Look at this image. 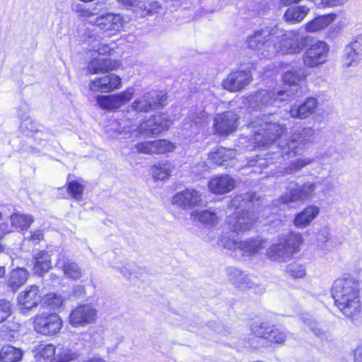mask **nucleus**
I'll use <instances>...</instances> for the list:
<instances>
[{"label":"nucleus","mask_w":362,"mask_h":362,"mask_svg":"<svg viewBox=\"0 0 362 362\" xmlns=\"http://www.w3.org/2000/svg\"><path fill=\"white\" fill-rule=\"evenodd\" d=\"M307 76L308 72L305 69H292L284 74L283 81L286 84L293 86L295 88L290 90H280L276 93L262 90L253 95L247 97L245 104L248 105V108L258 111L277 101L288 100L295 93H297L298 83L305 81Z\"/></svg>","instance_id":"nucleus-1"},{"label":"nucleus","mask_w":362,"mask_h":362,"mask_svg":"<svg viewBox=\"0 0 362 362\" xmlns=\"http://www.w3.org/2000/svg\"><path fill=\"white\" fill-rule=\"evenodd\" d=\"M332 293L336 305L346 317L354 318L361 313L360 286L355 278L344 275L336 279Z\"/></svg>","instance_id":"nucleus-2"},{"label":"nucleus","mask_w":362,"mask_h":362,"mask_svg":"<svg viewBox=\"0 0 362 362\" xmlns=\"http://www.w3.org/2000/svg\"><path fill=\"white\" fill-rule=\"evenodd\" d=\"M253 132L255 147H267L286 132L284 125L276 122L272 115L256 117L249 124Z\"/></svg>","instance_id":"nucleus-3"},{"label":"nucleus","mask_w":362,"mask_h":362,"mask_svg":"<svg viewBox=\"0 0 362 362\" xmlns=\"http://www.w3.org/2000/svg\"><path fill=\"white\" fill-rule=\"evenodd\" d=\"M303 243L300 233L292 232L279 238L277 243L272 245L267 251L270 259L278 262H286L297 254Z\"/></svg>","instance_id":"nucleus-4"},{"label":"nucleus","mask_w":362,"mask_h":362,"mask_svg":"<svg viewBox=\"0 0 362 362\" xmlns=\"http://www.w3.org/2000/svg\"><path fill=\"white\" fill-rule=\"evenodd\" d=\"M250 196L240 194L234 197L229 205L230 209H235L236 211L228 217L227 224L228 228L238 234L249 230L255 221L252 214L245 211L243 208L245 206Z\"/></svg>","instance_id":"nucleus-5"},{"label":"nucleus","mask_w":362,"mask_h":362,"mask_svg":"<svg viewBox=\"0 0 362 362\" xmlns=\"http://www.w3.org/2000/svg\"><path fill=\"white\" fill-rule=\"evenodd\" d=\"M279 33V28L277 25L264 26L248 37V47L257 51L262 57L272 56V47L276 42L275 36Z\"/></svg>","instance_id":"nucleus-6"},{"label":"nucleus","mask_w":362,"mask_h":362,"mask_svg":"<svg viewBox=\"0 0 362 362\" xmlns=\"http://www.w3.org/2000/svg\"><path fill=\"white\" fill-rule=\"evenodd\" d=\"M280 33L276 35L274 45L272 47L274 54H296L300 52L305 46L308 36L302 37L298 31H284L279 28Z\"/></svg>","instance_id":"nucleus-7"},{"label":"nucleus","mask_w":362,"mask_h":362,"mask_svg":"<svg viewBox=\"0 0 362 362\" xmlns=\"http://www.w3.org/2000/svg\"><path fill=\"white\" fill-rule=\"evenodd\" d=\"M315 134V129L305 127L295 132L289 140H282L278 144L281 156L293 157L298 155L310 142Z\"/></svg>","instance_id":"nucleus-8"},{"label":"nucleus","mask_w":362,"mask_h":362,"mask_svg":"<svg viewBox=\"0 0 362 362\" xmlns=\"http://www.w3.org/2000/svg\"><path fill=\"white\" fill-rule=\"evenodd\" d=\"M218 244L229 250H239L243 255L247 257L258 255L266 247L265 240L259 238H252L237 241L231 240L226 235H222L219 238Z\"/></svg>","instance_id":"nucleus-9"},{"label":"nucleus","mask_w":362,"mask_h":362,"mask_svg":"<svg viewBox=\"0 0 362 362\" xmlns=\"http://www.w3.org/2000/svg\"><path fill=\"white\" fill-rule=\"evenodd\" d=\"M166 97L161 91L151 90L136 98L130 105L132 112L146 113L165 105Z\"/></svg>","instance_id":"nucleus-10"},{"label":"nucleus","mask_w":362,"mask_h":362,"mask_svg":"<svg viewBox=\"0 0 362 362\" xmlns=\"http://www.w3.org/2000/svg\"><path fill=\"white\" fill-rule=\"evenodd\" d=\"M317 185L313 182H305L303 185L292 182L286 188L281 200L284 204L304 202L315 197Z\"/></svg>","instance_id":"nucleus-11"},{"label":"nucleus","mask_w":362,"mask_h":362,"mask_svg":"<svg viewBox=\"0 0 362 362\" xmlns=\"http://www.w3.org/2000/svg\"><path fill=\"white\" fill-rule=\"evenodd\" d=\"M135 89L129 87L124 90L111 95H99L96 97V103L100 109L115 111L127 103L134 96Z\"/></svg>","instance_id":"nucleus-12"},{"label":"nucleus","mask_w":362,"mask_h":362,"mask_svg":"<svg viewBox=\"0 0 362 362\" xmlns=\"http://www.w3.org/2000/svg\"><path fill=\"white\" fill-rule=\"evenodd\" d=\"M130 110L126 112H122L111 123L112 129L119 134H124V139L139 137L142 135V129L140 126H135L133 117Z\"/></svg>","instance_id":"nucleus-13"},{"label":"nucleus","mask_w":362,"mask_h":362,"mask_svg":"<svg viewBox=\"0 0 362 362\" xmlns=\"http://www.w3.org/2000/svg\"><path fill=\"white\" fill-rule=\"evenodd\" d=\"M95 25L103 34L108 37L119 33L124 25V19L120 14L113 13H102L96 17Z\"/></svg>","instance_id":"nucleus-14"},{"label":"nucleus","mask_w":362,"mask_h":362,"mask_svg":"<svg viewBox=\"0 0 362 362\" xmlns=\"http://www.w3.org/2000/svg\"><path fill=\"white\" fill-rule=\"evenodd\" d=\"M35 329L44 335H54L62 327V320L55 313L42 314L36 316L34 320Z\"/></svg>","instance_id":"nucleus-15"},{"label":"nucleus","mask_w":362,"mask_h":362,"mask_svg":"<svg viewBox=\"0 0 362 362\" xmlns=\"http://www.w3.org/2000/svg\"><path fill=\"white\" fill-rule=\"evenodd\" d=\"M238 120V115L232 111L218 113L214 119V130L218 135H229L237 129Z\"/></svg>","instance_id":"nucleus-16"},{"label":"nucleus","mask_w":362,"mask_h":362,"mask_svg":"<svg viewBox=\"0 0 362 362\" xmlns=\"http://www.w3.org/2000/svg\"><path fill=\"white\" fill-rule=\"evenodd\" d=\"M97 310L90 304L77 306L70 313L69 323L74 327H85L95 322Z\"/></svg>","instance_id":"nucleus-17"},{"label":"nucleus","mask_w":362,"mask_h":362,"mask_svg":"<svg viewBox=\"0 0 362 362\" xmlns=\"http://www.w3.org/2000/svg\"><path fill=\"white\" fill-rule=\"evenodd\" d=\"M329 47L324 41H318L308 48L303 54V62L306 66L315 67L327 60Z\"/></svg>","instance_id":"nucleus-18"},{"label":"nucleus","mask_w":362,"mask_h":362,"mask_svg":"<svg viewBox=\"0 0 362 362\" xmlns=\"http://www.w3.org/2000/svg\"><path fill=\"white\" fill-rule=\"evenodd\" d=\"M89 89L93 92L111 93L122 87L121 78L115 74H109L101 77H96L88 84Z\"/></svg>","instance_id":"nucleus-19"},{"label":"nucleus","mask_w":362,"mask_h":362,"mask_svg":"<svg viewBox=\"0 0 362 362\" xmlns=\"http://www.w3.org/2000/svg\"><path fill=\"white\" fill-rule=\"evenodd\" d=\"M202 203V193L195 189H187L175 194L172 199V204L182 209H192Z\"/></svg>","instance_id":"nucleus-20"},{"label":"nucleus","mask_w":362,"mask_h":362,"mask_svg":"<svg viewBox=\"0 0 362 362\" xmlns=\"http://www.w3.org/2000/svg\"><path fill=\"white\" fill-rule=\"evenodd\" d=\"M252 81V74L248 71H236L229 74L223 80L222 86L230 92H237L243 90Z\"/></svg>","instance_id":"nucleus-21"},{"label":"nucleus","mask_w":362,"mask_h":362,"mask_svg":"<svg viewBox=\"0 0 362 362\" xmlns=\"http://www.w3.org/2000/svg\"><path fill=\"white\" fill-rule=\"evenodd\" d=\"M18 302L22 309L31 310L42 301L39 287L35 285L27 286L18 295Z\"/></svg>","instance_id":"nucleus-22"},{"label":"nucleus","mask_w":362,"mask_h":362,"mask_svg":"<svg viewBox=\"0 0 362 362\" xmlns=\"http://www.w3.org/2000/svg\"><path fill=\"white\" fill-rule=\"evenodd\" d=\"M55 267L62 271L67 279L78 280L82 276V270L78 264L62 253L58 255Z\"/></svg>","instance_id":"nucleus-23"},{"label":"nucleus","mask_w":362,"mask_h":362,"mask_svg":"<svg viewBox=\"0 0 362 362\" xmlns=\"http://www.w3.org/2000/svg\"><path fill=\"white\" fill-rule=\"evenodd\" d=\"M90 57L92 59L88 63L87 70L92 74L108 72L117 69L120 66V63L117 60L96 56Z\"/></svg>","instance_id":"nucleus-24"},{"label":"nucleus","mask_w":362,"mask_h":362,"mask_svg":"<svg viewBox=\"0 0 362 362\" xmlns=\"http://www.w3.org/2000/svg\"><path fill=\"white\" fill-rule=\"evenodd\" d=\"M172 121L165 114L154 115L146 122L140 124L142 134L149 132L152 134H158L160 132L169 129Z\"/></svg>","instance_id":"nucleus-25"},{"label":"nucleus","mask_w":362,"mask_h":362,"mask_svg":"<svg viewBox=\"0 0 362 362\" xmlns=\"http://www.w3.org/2000/svg\"><path fill=\"white\" fill-rule=\"evenodd\" d=\"M235 156L236 151L235 149L220 146L209 153V160L216 165L228 168L233 165V162Z\"/></svg>","instance_id":"nucleus-26"},{"label":"nucleus","mask_w":362,"mask_h":362,"mask_svg":"<svg viewBox=\"0 0 362 362\" xmlns=\"http://www.w3.org/2000/svg\"><path fill=\"white\" fill-rule=\"evenodd\" d=\"M320 212L319 206L315 204L309 205L295 215L293 223L297 228L304 229L311 225Z\"/></svg>","instance_id":"nucleus-27"},{"label":"nucleus","mask_w":362,"mask_h":362,"mask_svg":"<svg viewBox=\"0 0 362 362\" xmlns=\"http://www.w3.org/2000/svg\"><path fill=\"white\" fill-rule=\"evenodd\" d=\"M361 51L362 45L358 40H354L346 45L341 57L343 67L349 68L358 66L361 60Z\"/></svg>","instance_id":"nucleus-28"},{"label":"nucleus","mask_w":362,"mask_h":362,"mask_svg":"<svg viewBox=\"0 0 362 362\" xmlns=\"http://www.w3.org/2000/svg\"><path fill=\"white\" fill-rule=\"evenodd\" d=\"M208 187L211 192L222 194L235 188V180L227 175H216L209 180Z\"/></svg>","instance_id":"nucleus-29"},{"label":"nucleus","mask_w":362,"mask_h":362,"mask_svg":"<svg viewBox=\"0 0 362 362\" xmlns=\"http://www.w3.org/2000/svg\"><path fill=\"white\" fill-rule=\"evenodd\" d=\"M228 280L238 288L245 290L255 286L253 277L245 274L241 270L230 267L226 269Z\"/></svg>","instance_id":"nucleus-30"},{"label":"nucleus","mask_w":362,"mask_h":362,"mask_svg":"<svg viewBox=\"0 0 362 362\" xmlns=\"http://www.w3.org/2000/svg\"><path fill=\"white\" fill-rule=\"evenodd\" d=\"M318 106V101L315 98H308L300 105H293L290 110V115L293 118L305 119L315 112Z\"/></svg>","instance_id":"nucleus-31"},{"label":"nucleus","mask_w":362,"mask_h":362,"mask_svg":"<svg viewBox=\"0 0 362 362\" xmlns=\"http://www.w3.org/2000/svg\"><path fill=\"white\" fill-rule=\"evenodd\" d=\"M255 334L261 338H264L274 344H283L287 337L286 332L277 327H263L259 329H253Z\"/></svg>","instance_id":"nucleus-32"},{"label":"nucleus","mask_w":362,"mask_h":362,"mask_svg":"<svg viewBox=\"0 0 362 362\" xmlns=\"http://www.w3.org/2000/svg\"><path fill=\"white\" fill-rule=\"evenodd\" d=\"M336 18L334 13L318 16L303 25L307 33L319 32L327 27Z\"/></svg>","instance_id":"nucleus-33"},{"label":"nucleus","mask_w":362,"mask_h":362,"mask_svg":"<svg viewBox=\"0 0 362 362\" xmlns=\"http://www.w3.org/2000/svg\"><path fill=\"white\" fill-rule=\"evenodd\" d=\"M29 277V272L23 267H18L13 269L9 275L7 281L8 286L13 291H17L27 281Z\"/></svg>","instance_id":"nucleus-34"},{"label":"nucleus","mask_w":362,"mask_h":362,"mask_svg":"<svg viewBox=\"0 0 362 362\" xmlns=\"http://www.w3.org/2000/svg\"><path fill=\"white\" fill-rule=\"evenodd\" d=\"M52 267L51 256L46 251H40L35 257L33 272L35 274L42 276L47 273Z\"/></svg>","instance_id":"nucleus-35"},{"label":"nucleus","mask_w":362,"mask_h":362,"mask_svg":"<svg viewBox=\"0 0 362 362\" xmlns=\"http://www.w3.org/2000/svg\"><path fill=\"white\" fill-rule=\"evenodd\" d=\"M73 10L83 21L93 25L95 23L96 17L99 14V11L95 6L87 7L81 4H73Z\"/></svg>","instance_id":"nucleus-36"},{"label":"nucleus","mask_w":362,"mask_h":362,"mask_svg":"<svg viewBox=\"0 0 362 362\" xmlns=\"http://www.w3.org/2000/svg\"><path fill=\"white\" fill-rule=\"evenodd\" d=\"M191 217L194 221L209 226L216 225L218 221L216 214L209 209L193 211L191 213Z\"/></svg>","instance_id":"nucleus-37"},{"label":"nucleus","mask_w":362,"mask_h":362,"mask_svg":"<svg viewBox=\"0 0 362 362\" xmlns=\"http://www.w3.org/2000/svg\"><path fill=\"white\" fill-rule=\"evenodd\" d=\"M309 11L310 8L305 6H291L284 13V18L291 23H298L305 18Z\"/></svg>","instance_id":"nucleus-38"},{"label":"nucleus","mask_w":362,"mask_h":362,"mask_svg":"<svg viewBox=\"0 0 362 362\" xmlns=\"http://www.w3.org/2000/svg\"><path fill=\"white\" fill-rule=\"evenodd\" d=\"M23 354L21 349L7 345L0 351V359L3 362H18L21 360Z\"/></svg>","instance_id":"nucleus-39"},{"label":"nucleus","mask_w":362,"mask_h":362,"mask_svg":"<svg viewBox=\"0 0 362 362\" xmlns=\"http://www.w3.org/2000/svg\"><path fill=\"white\" fill-rule=\"evenodd\" d=\"M71 175L68 176L67 192L71 197L77 201L82 199L85 189L84 181L82 179L71 180Z\"/></svg>","instance_id":"nucleus-40"},{"label":"nucleus","mask_w":362,"mask_h":362,"mask_svg":"<svg viewBox=\"0 0 362 362\" xmlns=\"http://www.w3.org/2000/svg\"><path fill=\"white\" fill-rule=\"evenodd\" d=\"M10 220L12 226L21 230L28 228L34 221L32 216L18 213L12 214L10 217Z\"/></svg>","instance_id":"nucleus-41"},{"label":"nucleus","mask_w":362,"mask_h":362,"mask_svg":"<svg viewBox=\"0 0 362 362\" xmlns=\"http://www.w3.org/2000/svg\"><path fill=\"white\" fill-rule=\"evenodd\" d=\"M174 166L169 162L159 163L154 166L153 176L156 180H163L173 172Z\"/></svg>","instance_id":"nucleus-42"},{"label":"nucleus","mask_w":362,"mask_h":362,"mask_svg":"<svg viewBox=\"0 0 362 362\" xmlns=\"http://www.w3.org/2000/svg\"><path fill=\"white\" fill-rule=\"evenodd\" d=\"M78 354L72 350L65 348L62 346L57 347L56 356L52 359V362H69L76 359Z\"/></svg>","instance_id":"nucleus-43"},{"label":"nucleus","mask_w":362,"mask_h":362,"mask_svg":"<svg viewBox=\"0 0 362 362\" xmlns=\"http://www.w3.org/2000/svg\"><path fill=\"white\" fill-rule=\"evenodd\" d=\"M313 159L310 158H300L292 160L288 167L285 168V173L293 174L300 170L304 167L311 164Z\"/></svg>","instance_id":"nucleus-44"},{"label":"nucleus","mask_w":362,"mask_h":362,"mask_svg":"<svg viewBox=\"0 0 362 362\" xmlns=\"http://www.w3.org/2000/svg\"><path fill=\"white\" fill-rule=\"evenodd\" d=\"M57 347L51 344H41L39 346L36 357L38 359L44 358L51 360L56 356Z\"/></svg>","instance_id":"nucleus-45"},{"label":"nucleus","mask_w":362,"mask_h":362,"mask_svg":"<svg viewBox=\"0 0 362 362\" xmlns=\"http://www.w3.org/2000/svg\"><path fill=\"white\" fill-rule=\"evenodd\" d=\"M154 154H161L172 152L175 150V146L173 143L165 140L153 141Z\"/></svg>","instance_id":"nucleus-46"},{"label":"nucleus","mask_w":362,"mask_h":362,"mask_svg":"<svg viewBox=\"0 0 362 362\" xmlns=\"http://www.w3.org/2000/svg\"><path fill=\"white\" fill-rule=\"evenodd\" d=\"M303 322L307 325L314 334L319 337H322L325 334V332L319 326L318 323L313 319L310 315H305L302 317Z\"/></svg>","instance_id":"nucleus-47"},{"label":"nucleus","mask_w":362,"mask_h":362,"mask_svg":"<svg viewBox=\"0 0 362 362\" xmlns=\"http://www.w3.org/2000/svg\"><path fill=\"white\" fill-rule=\"evenodd\" d=\"M42 300L44 304L53 309L59 308L64 302L62 296L55 293L47 294Z\"/></svg>","instance_id":"nucleus-48"},{"label":"nucleus","mask_w":362,"mask_h":362,"mask_svg":"<svg viewBox=\"0 0 362 362\" xmlns=\"http://www.w3.org/2000/svg\"><path fill=\"white\" fill-rule=\"evenodd\" d=\"M286 272L294 278H303L305 276L306 271L302 264L292 263L287 266Z\"/></svg>","instance_id":"nucleus-49"},{"label":"nucleus","mask_w":362,"mask_h":362,"mask_svg":"<svg viewBox=\"0 0 362 362\" xmlns=\"http://www.w3.org/2000/svg\"><path fill=\"white\" fill-rule=\"evenodd\" d=\"M133 149L140 153L154 154L153 141L138 143L134 146Z\"/></svg>","instance_id":"nucleus-50"},{"label":"nucleus","mask_w":362,"mask_h":362,"mask_svg":"<svg viewBox=\"0 0 362 362\" xmlns=\"http://www.w3.org/2000/svg\"><path fill=\"white\" fill-rule=\"evenodd\" d=\"M11 314V304L9 301L0 299V323L5 321Z\"/></svg>","instance_id":"nucleus-51"},{"label":"nucleus","mask_w":362,"mask_h":362,"mask_svg":"<svg viewBox=\"0 0 362 362\" xmlns=\"http://www.w3.org/2000/svg\"><path fill=\"white\" fill-rule=\"evenodd\" d=\"M112 50L107 45L99 44L93 47L90 54V56L104 57L106 54H110Z\"/></svg>","instance_id":"nucleus-52"},{"label":"nucleus","mask_w":362,"mask_h":362,"mask_svg":"<svg viewBox=\"0 0 362 362\" xmlns=\"http://www.w3.org/2000/svg\"><path fill=\"white\" fill-rule=\"evenodd\" d=\"M207 118V113L201 110L198 112L194 113L192 115V122H193L195 125H199L204 123Z\"/></svg>","instance_id":"nucleus-53"},{"label":"nucleus","mask_w":362,"mask_h":362,"mask_svg":"<svg viewBox=\"0 0 362 362\" xmlns=\"http://www.w3.org/2000/svg\"><path fill=\"white\" fill-rule=\"evenodd\" d=\"M44 238V234L42 230H36L31 232L29 240L35 244H37Z\"/></svg>","instance_id":"nucleus-54"},{"label":"nucleus","mask_w":362,"mask_h":362,"mask_svg":"<svg viewBox=\"0 0 362 362\" xmlns=\"http://www.w3.org/2000/svg\"><path fill=\"white\" fill-rule=\"evenodd\" d=\"M209 167L205 161L199 162L194 168L193 172L197 174H201L202 173L208 171Z\"/></svg>","instance_id":"nucleus-55"},{"label":"nucleus","mask_w":362,"mask_h":362,"mask_svg":"<svg viewBox=\"0 0 362 362\" xmlns=\"http://www.w3.org/2000/svg\"><path fill=\"white\" fill-rule=\"evenodd\" d=\"M345 0H322V4L324 7H334L344 4Z\"/></svg>","instance_id":"nucleus-56"},{"label":"nucleus","mask_w":362,"mask_h":362,"mask_svg":"<svg viewBox=\"0 0 362 362\" xmlns=\"http://www.w3.org/2000/svg\"><path fill=\"white\" fill-rule=\"evenodd\" d=\"M160 8V5L158 1L151 2L148 7L145 6L144 10H146L148 13L152 14L158 11V10Z\"/></svg>","instance_id":"nucleus-57"},{"label":"nucleus","mask_w":362,"mask_h":362,"mask_svg":"<svg viewBox=\"0 0 362 362\" xmlns=\"http://www.w3.org/2000/svg\"><path fill=\"white\" fill-rule=\"evenodd\" d=\"M267 158H260V156H257V160L255 162V164L250 163V165H255L256 164H258L259 166L262 165H267L269 163H272V158H271L269 155H267Z\"/></svg>","instance_id":"nucleus-58"},{"label":"nucleus","mask_w":362,"mask_h":362,"mask_svg":"<svg viewBox=\"0 0 362 362\" xmlns=\"http://www.w3.org/2000/svg\"><path fill=\"white\" fill-rule=\"evenodd\" d=\"M11 231V228L7 223H0V238H1L5 234L8 233Z\"/></svg>","instance_id":"nucleus-59"},{"label":"nucleus","mask_w":362,"mask_h":362,"mask_svg":"<svg viewBox=\"0 0 362 362\" xmlns=\"http://www.w3.org/2000/svg\"><path fill=\"white\" fill-rule=\"evenodd\" d=\"M354 362H362V346L356 349L354 351Z\"/></svg>","instance_id":"nucleus-60"},{"label":"nucleus","mask_w":362,"mask_h":362,"mask_svg":"<svg viewBox=\"0 0 362 362\" xmlns=\"http://www.w3.org/2000/svg\"><path fill=\"white\" fill-rule=\"evenodd\" d=\"M120 3L123 4L124 5L127 6H136L138 5L139 0H117Z\"/></svg>","instance_id":"nucleus-61"},{"label":"nucleus","mask_w":362,"mask_h":362,"mask_svg":"<svg viewBox=\"0 0 362 362\" xmlns=\"http://www.w3.org/2000/svg\"><path fill=\"white\" fill-rule=\"evenodd\" d=\"M83 362H105L103 358L99 357H93L87 361Z\"/></svg>","instance_id":"nucleus-62"},{"label":"nucleus","mask_w":362,"mask_h":362,"mask_svg":"<svg viewBox=\"0 0 362 362\" xmlns=\"http://www.w3.org/2000/svg\"><path fill=\"white\" fill-rule=\"evenodd\" d=\"M300 1V0H281V3L286 6L297 3Z\"/></svg>","instance_id":"nucleus-63"},{"label":"nucleus","mask_w":362,"mask_h":362,"mask_svg":"<svg viewBox=\"0 0 362 362\" xmlns=\"http://www.w3.org/2000/svg\"><path fill=\"white\" fill-rule=\"evenodd\" d=\"M321 235L325 238V241H326L327 240L328 232L325 230L322 232Z\"/></svg>","instance_id":"nucleus-64"}]
</instances>
